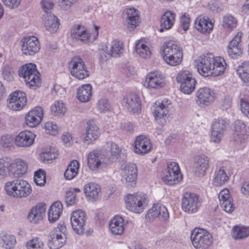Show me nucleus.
Segmentation results:
<instances>
[{
  "label": "nucleus",
  "instance_id": "nucleus-7",
  "mask_svg": "<svg viewBox=\"0 0 249 249\" xmlns=\"http://www.w3.org/2000/svg\"><path fill=\"white\" fill-rule=\"evenodd\" d=\"M66 228L64 223L59 224L49 234L48 246L50 249H59L66 241Z\"/></svg>",
  "mask_w": 249,
  "mask_h": 249
},
{
  "label": "nucleus",
  "instance_id": "nucleus-9",
  "mask_svg": "<svg viewBox=\"0 0 249 249\" xmlns=\"http://www.w3.org/2000/svg\"><path fill=\"white\" fill-rule=\"evenodd\" d=\"M176 80L179 84L180 91L187 94L195 89L196 81L192 73L188 71H182L178 74Z\"/></svg>",
  "mask_w": 249,
  "mask_h": 249
},
{
  "label": "nucleus",
  "instance_id": "nucleus-31",
  "mask_svg": "<svg viewBox=\"0 0 249 249\" xmlns=\"http://www.w3.org/2000/svg\"><path fill=\"white\" fill-rule=\"evenodd\" d=\"M43 20L47 30L52 33L57 31L60 23L59 19L56 16L52 13L45 14L43 15Z\"/></svg>",
  "mask_w": 249,
  "mask_h": 249
},
{
  "label": "nucleus",
  "instance_id": "nucleus-23",
  "mask_svg": "<svg viewBox=\"0 0 249 249\" xmlns=\"http://www.w3.org/2000/svg\"><path fill=\"white\" fill-rule=\"evenodd\" d=\"M123 101L128 111L133 114H138L141 110V101L136 93H131L124 98Z\"/></svg>",
  "mask_w": 249,
  "mask_h": 249
},
{
  "label": "nucleus",
  "instance_id": "nucleus-10",
  "mask_svg": "<svg viewBox=\"0 0 249 249\" xmlns=\"http://www.w3.org/2000/svg\"><path fill=\"white\" fill-rule=\"evenodd\" d=\"M69 67L71 75L78 79H84L89 75L84 61L79 56L76 55L71 59Z\"/></svg>",
  "mask_w": 249,
  "mask_h": 249
},
{
  "label": "nucleus",
  "instance_id": "nucleus-55",
  "mask_svg": "<svg viewBox=\"0 0 249 249\" xmlns=\"http://www.w3.org/2000/svg\"><path fill=\"white\" fill-rule=\"evenodd\" d=\"M57 153L54 151H52L50 149L49 151L47 150L46 151L42 152L40 154V158L43 162H49L56 158Z\"/></svg>",
  "mask_w": 249,
  "mask_h": 249
},
{
  "label": "nucleus",
  "instance_id": "nucleus-22",
  "mask_svg": "<svg viewBox=\"0 0 249 249\" xmlns=\"http://www.w3.org/2000/svg\"><path fill=\"white\" fill-rule=\"evenodd\" d=\"M43 117L42 108L40 107H36L30 111L26 115V124L29 127H35L42 121Z\"/></svg>",
  "mask_w": 249,
  "mask_h": 249
},
{
  "label": "nucleus",
  "instance_id": "nucleus-36",
  "mask_svg": "<svg viewBox=\"0 0 249 249\" xmlns=\"http://www.w3.org/2000/svg\"><path fill=\"white\" fill-rule=\"evenodd\" d=\"M71 35L72 37L76 40L85 42L89 40V35L84 27L80 25L73 26L71 29Z\"/></svg>",
  "mask_w": 249,
  "mask_h": 249
},
{
  "label": "nucleus",
  "instance_id": "nucleus-30",
  "mask_svg": "<svg viewBox=\"0 0 249 249\" xmlns=\"http://www.w3.org/2000/svg\"><path fill=\"white\" fill-rule=\"evenodd\" d=\"M46 205L39 203L33 207L28 216V220L32 223H37L43 219L45 215Z\"/></svg>",
  "mask_w": 249,
  "mask_h": 249
},
{
  "label": "nucleus",
  "instance_id": "nucleus-42",
  "mask_svg": "<svg viewBox=\"0 0 249 249\" xmlns=\"http://www.w3.org/2000/svg\"><path fill=\"white\" fill-rule=\"evenodd\" d=\"M125 13L126 15L125 18L128 24L136 27L140 22L139 11L134 8L126 9Z\"/></svg>",
  "mask_w": 249,
  "mask_h": 249
},
{
  "label": "nucleus",
  "instance_id": "nucleus-15",
  "mask_svg": "<svg viewBox=\"0 0 249 249\" xmlns=\"http://www.w3.org/2000/svg\"><path fill=\"white\" fill-rule=\"evenodd\" d=\"M241 36L242 33H238L228 45L227 53L231 58L237 59L243 53V48L241 43Z\"/></svg>",
  "mask_w": 249,
  "mask_h": 249
},
{
  "label": "nucleus",
  "instance_id": "nucleus-34",
  "mask_svg": "<svg viewBox=\"0 0 249 249\" xmlns=\"http://www.w3.org/2000/svg\"><path fill=\"white\" fill-rule=\"evenodd\" d=\"M236 72L242 80L246 89L249 91V61H244L239 65Z\"/></svg>",
  "mask_w": 249,
  "mask_h": 249
},
{
  "label": "nucleus",
  "instance_id": "nucleus-35",
  "mask_svg": "<svg viewBox=\"0 0 249 249\" xmlns=\"http://www.w3.org/2000/svg\"><path fill=\"white\" fill-rule=\"evenodd\" d=\"M124 220L119 215L115 216L110 221L109 229L114 235H121L124 231Z\"/></svg>",
  "mask_w": 249,
  "mask_h": 249
},
{
  "label": "nucleus",
  "instance_id": "nucleus-53",
  "mask_svg": "<svg viewBox=\"0 0 249 249\" xmlns=\"http://www.w3.org/2000/svg\"><path fill=\"white\" fill-rule=\"evenodd\" d=\"M164 60L171 66H177L179 64L182 59V53L175 55H170L163 57Z\"/></svg>",
  "mask_w": 249,
  "mask_h": 249
},
{
  "label": "nucleus",
  "instance_id": "nucleus-61",
  "mask_svg": "<svg viewBox=\"0 0 249 249\" xmlns=\"http://www.w3.org/2000/svg\"><path fill=\"white\" fill-rule=\"evenodd\" d=\"M44 127L47 132L50 135H54L57 133L58 127L56 124L52 122H47L45 124Z\"/></svg>",
  "mask_w": 249,
  "mask_h": 249
},
{
  "label": "nucleus",
  "instance_id": "nucleus-17",
  "mask_svg": "<svg viewBox=\"0 0 249 249\" xmlns=\"http://www.w3.org/2000/svg\"><path fill=\"white\" fill-rule=\"evenodd\" d=\"M165 84L163 74L159 71L149 72L144 82L143 86L148 89H160Z\"/></svg>",
  "mask_w": 249,
  "mask_h": 249
},
{
  "label": "nucleus",
  "instance_id": "nucleus-21",
  "mask_svg": "<svg viewBox=\"0 0 249 249\" xmlns=\"http://www.w3.org/2000/svg\"><path fill=\"white\" fill-rule=\"evenodd\" d=\"M196 102L198 105L209 106L215 99L214 92L210 88L203 87L200 88L196 92Z\"/></svg>",
  "mask_w": 249,
  "mask_h": 249
},
{
  "label": "nucleus",
  "instance_id": "nucleus-46",
  "mask_svg": "<svg viewBox=\"0 0 249 249\" xmlns=\"http://www.w3.org/2000/svg\"><path fill=\"white\" fill-rule=\"evenodd\" d=\"M249 236V227L234 226L233 228L232 237L235 239H240Z\"/></svg>",
  "mask_w": 249,
  "mask_h": 249
},
{
  "label": "nucleus",
  "instance_id": "nucleus-6",
  "mask_svg": "<svg viewBox=\"0 0 249 249\" xmlns=\"http://www.w3.org/2000/svg\"><path fill=\"white\" fill-rule=\"evenodd\" d=\"M147 196L142 193L128 194L125 197L127 208L135 213H140L143 212L147 204Z\"/></svg>",
  "mask_w": 249,
  "mask_h": 249
},
{
  "label": "nucleus",
  "instance_id": "nucleus-47",
  "mask_svg": "<svg viewBox=\"0 0 249 249\" xmlns=\"http://www.w3.org/2000/svg\"><path fill=\"white\" fill-rule=\"evenodd\" d=\"M135 49L136 53L142 58L148 57L151 54L149 48L142 42L136 44Z\"/></svg>",
  "mask_w": 249,
  "mask_h": 249
},
{
  "label": "nucleus",
  "instance_id": "nucleus-14",
  "mask_svg": "<svg viewBox=\"0 0 249 249\" xmlns=\"http://www.w3.org/2000/svg\"><path fill=\"white\" fill-rule=\"evenodd\" d=\"M87 216L85 212L77 210L73 211L71 216V223L73 231L78 234H82L84 231Z\"/></svg>",
  "mask_w": 249,
  "mask_h": 249
},
{
  "label": "nucleus",
  "instance_id": "nucleus-11",
  "mask_svg": "<svg viewBox=\"0 0 249 249\" xmlns=\"http://www.w3.org/2000/svg\"><path fill=\"white\" fill-rule=\"evenodd\" d=\"M162 179L164 182L169 185L178 183L182 179V175L178 164L175 162L168 164L167 171Z\"/></svg>",
  "mask_w": 249,
  "mask_h": 249
},
{
  "label": "nucleus",
  "instance_id": "nucleus-3",
  "mask_svg": "<svg viewBox=\"0 0 249 249\" xmlns=\"http://www.w3.org/2000/svg\"><path fill=\"white\" fill-rule=\"evenodd\" d=\"M18 72L19 76L24 78L26 85L30 88L35 89L40 86V74L35 64H26L20 68Z\"/></svg>",
  "mask_w": 249,
  "mask_h": 249
},
{
  "label": "nucleus",
  "instance_id": "nucleus-64",
  "mask_svg": "<svg viewBox=\"0 0 249 249\" xmlns=\"http://www.w3.org/2000/svg\"><path fill=\"white\" fill-rule=\"evenodd\" d=\"M4 4L10 9L17 8L20 3L21 0H1Z\"/></svg>",
  "mask_w": 249,
  "mask_h": 249
},
{
  "label": "nucleus",
  "instance_id": "nucleus-38",
  "mask_svg": "<svg viewBox=\"0 0 249 249\" xmlns=\"http://www.w3.org/2000/svg\"><path fill=\"white\" fill-rule=\"evenodd\" d=\"M124 51L123 45L122 42L113 40L110 47L109 53H107V57H102L104 60H107L111 56L118 57L121 56Z\"/></svg>",
  "mask_w": 249,
  "mask_h": 249
},
{
  "label": "nucleus",
  "instance_id": "nucleus-5",
  "mask_svg": "<svg viewBox=\"0 0 249 249\" xmlns=\"http://www.w3.org/2000/svg\"><path fill=\"white\" fill-rule=\"evenodd\" d=\"M191 240L196 249H208L213 241L212 235L207 231L195 228L191 234Z\"/></svg>",
  "mask_w": 249,
  "mask_h": 249
},
{
  "label": "nucleus",
  "instance_id": "nucleus-16",
  "mask_svg": "<svg viewBox=\"0 0 249 249\" xmlns=\"http://www.w3.org/2000/svg\"><path fill=\"white\" fill-rule=\"evenodd\" d=\"M227 123L224 119L218 118L212 124L211 140L215 143H219L224 137L226 130Z\"/></svg>",
  "mask_w": 249,
  "mask_h": 249
},
{
  "label": "nucleus",
  "instance_id": "nucleus-37",
  "mask_svg": "<svg viewBox=\"0 0 249 249\" xmlns=\"http://www.w3.org/2000/svg\"><path fill=\"white\" fill-rule=\"evenodd\" d=\"M62 204L60 201L54 202L50 207L48 212V220L51 223L57 220L62 213Z\"/></svg>",
  "mask_w": 249,
  "mask_h": 249
},
{
  "label": "nucleus",
  "instance_id": "nucleus-59",
  "mask_svg": "<svg viewBox=\"0 0 249 249\" xmlns=\"http://www.w3.org/2000/svg\"><path fill=\"white\" fill-rule=\"evenodd\" d=\"M40 5L45 14L51 13L49 11L53 8L54 5L52 0H41Z\"/></svg>",
  "mask_w": 249,
  "mask_h": 249
},
{
  "label": "nucleus",
  "instance_id": "nucleus-20",
  "mask_svg": "<svg viewBox=\"0 0 249 249\" xmlns=\"http://www.w3.org/2000/svg\"><path fill=\"white\" fill-rule=\"evenodd\" d=\"M234 132L232 141L235 145L244 143L247 138L248 131L245 123L241 120H237L234 124Z\"/></svg>",
  "mask_w": 249,
  "mask_h": 249
},
{
  "label": "nucleus",
  "instance_id": "nucleus-41",
  "mask_svg": "<svg viewBox=\"0 0 249 249\" xmlns=\"http://www.w3.org/2000/svg\"><path fill=\"white\" fill-rule=\"evenodd\" d=\"M84 191L86 196L94 200L98 199L101 194L100 186L94 183H89L86 184Z\"/></svg>",
  "mask_w": 249,
  "mask_h": 249
},
{
  "label": "nucleus",
  "instance_id": "nucleus-12",
  "mask_svg": "<svg viewBox=\"0 0 249 249\" xmlns=\"http://www.w3.org/2000/svg\"><path fill=\"white\" fill-rule=\"evenodd\" d=\"M199 197L194 193H186L182 198V209L188 213L196 212L201 206Z\"/></svg>",
  "mask_w": 249,
  "mask_h": 249
},
{
  "label": "nucleus",
  "instance_id": "nucleus-63",
  "mask_svg": "<svg viewBox=\"0 0 249 249\" xmlns=\"http://www.w3.org/2000/svg\"><path fill=\"white\" fill-rule=\"evenodd\" d=\"M240 108L242 112L249 118V102L243 98L240 99Z\"/></svg>",
  "mask_w": 249,
  "mask_h": 249
},
{
  "label": "nucleus",
  "instance_id": "nucleus-8",
  "mask_svg": "<svg viewBox=\"0 0 249 249\" xmlns=\"http://www.w3.org/2000/svg\"><path fill=\"white\" fill-rule=\"evenodd\" d=\"M156 107H154L152 113L157 124L163 126L166 123V121L169 116V112L172 108V104L171 101L165 99L161 102L158 103Z\"/></svg>",
  "mask_w": 249,
  "mask_h": 249
},
{
  "label": "nucleus",
  "instance_id": "nucleus-44",
  "mask_svg": "<svg viewBox=\"0 0 249 249\" xmlns=\"http://www.w3.org/2000/svg\"><path fill=\"white\" fill-rule=\"evenodd\" d=\"M229 179V177L222 166L215 172L213 184L216 186H221L228 182Z\"/></svg>",
  "mask_w": 249,
  "mask_h": 249
},
{
  "label": "nucleus",
  "instance_id": "nucleus-2",
  "mask_svg": "<svg viewBox=\"0 0 249 249\" xmlns=\"http://www.w3.org/2000/svg\"><path fill=\"white\" fill-rule=\"evenodd\" d=\"M27 169V163L21 159L17 160L15 163L0 161V179L7 176L18 178L25 174Z\"/></svg>",
  "mask_w": 249,
  "mask_h": 249
},
{
  "label": "nucleus",
  "instance_id": "nucleus-28",
  "mask_svg": "<svg viewBox=\"0 0 249 249\" xmlns=\"http://www.w3.org/2000/svg\"><path fill=\"white\" fill-rule=\"evenodd\" d=\"M195 27L202 34L209 33L213 29V23L208 17L201 15L196 18Z\"/></svg>",
  "mask_w": 249,
  "mask_h": 249
},
{
  "label": "nucleus",
  "instance_id": "nucleus-49",
  "mask_svg": "<svg viewBox=\"0 0 249 249\" xmlns=\"http://www.w3.org/2000/svg\"><path fill=\"white\" fill-rule=\"evenodd\" d=\"M26 247L27 249H44V245L40 238L36 237L27 241Z\"/></svg>",
  "mask_w": 249,
  "mask_h": 249
},
{
  "label": "nucleus",
  "instance_id": "nucleus-24",
  "mask_svg": "<svg viewBox=\"0 0 249 249\" xmlns=\"http://www.w3.org/2000/svg\"><path fill=\"white\" fill-rule=\"evenodd\" d=\"M125 176V184L127 187H133L136 184L137 168L135 164H127L124 169Z\"/></svg>",
  "mask_w": 249,
  "mask_h": 249
},
{
  "label": "nucleus",
  "instance_id": "nucleus-13",
  "mask_svg": "<svg viewBox=\"0 0 249 249\" xmlns=\"http://www.w3.org/2000/svg\"><path fill=\"white\" fill-rule=\"evenodd\" d=\"M88 164L89 168L94 170L99 167H104L107 164H109V160L104 154L94 150L88 155Z\"/></svg>",
  "mask_w": 249,
  "mask_h": 249
},
{
  "label": "nucleus",
  "instance_id": "nucleus-33",
  "mask_svg": "<svg viewBox=\"0 0 249 249\" xmlns=\"http://www.w3.org/2000/svg\"><path fill=\"white\" fill-rule=\"evenodd\" d=\"M148 217H159L161 220H166L169 218V213L167 208L160 204H155L148 211Z\"/></svg>",
  "mask_w": 249,
  "mask_h": 249
},
{
  "label": "nucleus",
  "instance_id": "nucleus-57",
  "mask_svg": "<svg viewBox=\"0 0 249 249\" xmlns=\"http://www.w3.org/2000/svg\"><path fill=\"white\" fill-rule=\"evenodd\" d=\"M14 71L12 68L9 65H5L3 68L2 75L4 80L7 81L13 79Z\"/></svg>",
  "mask_w": 249,
  "mask_h": 249
},
{
  "label": "nucleus",
  "instance_id": "nucleus-39",
  "mask_svg": "<svg viewBox=\"0 0 249 249\" xmlns=\"http://www.w3.org/2000/svg\"><path fill=\"white\" fill-rule=\"evenodd\" d=\"M175 20V14L171 11H167L162 16L160 19L161 29L160 32H162L163 29L168 30L173 26Z\"/></svg>",
  "mask_w": 249,
  "mask_h": 249
},
{
  "label": "nucleus",
  "instance_id": "nucleus-56",
  "mask_svg": "<svg viewBox=\"0 0 249 249\" xmlns=\"http://www.w3.org/2000/svg\"><path fill=\"white\" fill-rule=\"evenodd\" d=\"M2 240L4 243L3 247L6 249L13 248L16 244V238L13 235H6L3 237Z\"/></svg>",
  "mask_w": 249,
  "mask_h": 249
},
{
  "label": "nucleus",
  "instance_id": "nucleus-40",
  "mask_svg": "<svg viewBox=\"0 0 249 249\" xmlns=\"http://www.w3.org/2000/svg\"><path fill=\"white\" fill-rule=\"evenodd\" d=\"M77 98L81 102H88L90 99L92 87L89 84L83 85L77 89Z\"/></svg>",
  "mask_w": 249,
  "mask_h": 249
},
{
  "label": "nucleus",
  "instance_id": "nucleus-26",
  "mask_svg": "<svg viewBox=\"0 0 249 249\" xmlns=\"http://www.w3.org/2000/svg\"><path fill=\"white\" fill-rule=\"evenodd\" d=\"M150 140L143 135L136 137L135 141L134 148L136 153L144 154L148 153L152 148Z\"/></svg>",
  "mask_w": 249,
  "mask_h": 249
},
{
  "label": "nucleus",
  "instance_id": "nucleus-25",
  "mask_svg": "<svg viewBox=\"0 0 249 249\" xmlns=\"http://www.w3.org/2000/svg\"><path fill=\"white\" fill-rule=\"evenodd\" d=\"M36 135L30 131L20 132L15 139V144L18 147H29L35 141Z\"/></svg>",
  "mask_w": 249,
  "mask_h": 249
},
{
  "label": "nucleus",
  "instance_id": "nucleus-29",
  "mask_svg": "<svg viewBox=\"0 0 249 249\" xmlns=\"http://www.w3.org/2000/svg\"><path fill=\"white\" fill-rule=\"evenodd\" d=\"M100 135L99 128L95 124L93 120H89L87 123L86 136L84 138V142L86 144L93 143Z\"/></svg>",
  "mask_w": 249,
  "mask_h": 249
},
{
  "label": "nucleus",
  "instance_id": "nucleus-50",
  "mask_svg": "<svg viewBox=\"0 0 249 249\" xmlns=\"http://www.w3.org/2000/svg\"><path fill=\"white\" fill-rule=\"evenodd\" d=\"M110 146L111 157L108 158L109 164L115 162L118 159V156L121 152V150L118 146L114 142H109L107 143Z\"/></svg>",
  "mask_w": 249,
  "mask_h": 249
},
{
  "label": "nucleus",
  "instance_id": "nucleus-1",
  "mask_svg": "<svg viewBox=\"0 0 249 249\" xmlns=\"http://www.w3.org/2000/svg\"><path fill=\"white\" fill-rule=\"evenodd\" d=\"M198 72L205 77L218 76L224 73L226 69L225 60L220 57H213L212 54L200 56L196 61Z\"/></svg>",
  "mask_w": 249,
  "mask_h": 249
},
{
  "label": "nucleus",
  "instance_id": "nucleus-32",
  "mask_svg": "<svg viewBox=\"0 0 249 249\" xmlns=\"http://www.w3.org/2000/svg\"><path fill=\"white\" fill-rule=\"evenodd\" d=\"M218 198L221 206L223 209L228 213L232 212L234 209L232 199L230 196L229 191L227 189L222 190L218 195Z\"/></svg>",
  "mask_w": 249,
  "mask_h": 249
},
{
  "label": "nucleus",
  "instance_id": "nucleus-18",
  "mask_svg": "<svg viewBox=\"0 0 249 249\" xmlns=\"http://www.w3.org/2000/svg\"><path fill=\"white\" fill-rule=\"evenodd\" d=\"M22 53L26 55H32L37 53L40 48L38 39L35 36L24 37L22 40Z\"/></svg>",
  "mask_w": 249,
  "mask_h": 249
},
{
  "label": "nucleus",
  "instance_id": "nucleus-43",
  "mask_svg": "<svg viewBox=\"0 0 249 249\" xmlns=\"http://www.w3.org/2000/svg\"><path fill=\"white\" fill-rule=\"evenodd\" d=\"M163 48L162 57L182 53L180 47L171 41L165 43Z\"/></svg>",
  "mask_w": 249,
  "mask_h": 249
},
{
  "label": "nucleus",
  "instance_id": "nucleus-60",
  "mask_svg": "<svg viewBox=\"0 0 249 249\" xmlns=\"http://www.w3.org/2000/svg\"><path fill=\"white\" fill-rule=\"evenodd\" d=\"M190 18L189 14L184 13L180 18V25L184 31H186L189 27L190 23Z\"/></svg>",
  "mask_w": 249,
  "mask_h": 249
},
{
  "label": "nucleus",
  "instance_id": "nucleus-51",
  "mask_svg": "<svg viewBox=\"0 0 249 249\" xmlns=\"http://www.w3.org/2000/svg\"><path fill=\"white\" fill-rule=\"evenodd\" d=\"M34 182L39 186H43L46 182V173L42 170L39 169L35 172Z\"/></svg>",
  "mask_w": 249,
  "mask_h": 249
},
{
  "label": "nucleus",
  "instance_id": "nucleus-45",
  "mask_svg": "<svg viewBox=\"0 0 249 249\" xmlns=\"http://www.w3.org/2000/svg\"><path fill=\"white\" fill-rule=\"evenodd\" d=\"M79 168V164L77 160H72L68 164L64 173V177L66 179L71 180L77 174Z\"/></svg>",
  "mask_w": 249,
  "mask_h": 249
},
{
  "label": "nucleus",
  "instance_id": "nucleus-4",
  "mask_svg": "<svg viewBox=\"0 0 249 249\" xmlns=\"http://www.w3.org/2000/svg\"><path fill=\"white\" fill-rule=\"evenodd\" d=\"M5 190L7 195L16 198L26 197L32 192L30 185L26 181L19 179L7 182Z\"/></svg>",
  "mask_w": 249,
  "mask_h": 249
},
{
  "label": "nucleus",
  "instance_id": "nucleus-62",
  "mask_svg": "<svg viewBox=\"0 0 249 249\" xmlns=\"http://www.w3.org/2000/svg\"><path fill=\"white\" fill-rule=\"evenodd\" d=\"M59 4V6L63 10H68L73 4H74L77 0H56Z\"/></svg>",
  "mask_w": 249,
  "mask_h": 249
},
{
  "label": "nucleus",
  "instance_id": "nucleus-48",
  "mask_svg": "<svg viewBox=\"0 0 249 249\" xmlns=\"http://www.w3.org/2000/svg\"><path fill=\"white\" fill-rule=\"evenodd\" d=\"M66 110L64 103L60 101H55L51 107V113L54 116L64 115Z\"/></svg>",
  "mask_w": 249,
  "mask_h": 249
},
{
  "label": "nucleus",
  "instance_id": "nucleus-19",
  "mask_svg": "<svg viewBox=\"0 0 249 249\" xmlns=\"http://www.w3.org/2000/svg\"><path fill=\"white\" fill-rule=\"evenodd\" d=\"M7 107L13 110H19L23 108L27 102L25 93L16 91L10 94Z\"/></svg>",
  "mask_w": 249,
  "mask_h": 249
},
{
  "label": "nucleus",
  "instance_id": "nucleus-54",
  "mask_svg": "<svg viewBox=\"0 0 249 249\" xmlns=\"http://www.w3.org/2000/svg\"><path fill=\"white\" fill-rule=\"evenodd\" d=\"M97 108L101 113H105L110 111L111 106L107 99L102 98L98 101Z\"/></svg>",
  "mask_w": 249,
  "mask_h": 249
},
{
  "label": "nucleus",
  "instance_id": "nucleus-27",
  "mask_svg": "<svg viewBox=\"0 0 249 249\" xmlns=\"http://www.w3.org/2000/svg\"><path fill=\"white\" fill-rule=\"evenodd\" d=\"M209 158L204 155L198 156L194 164L196 175L198 177L204 176L209 168Z\"/></svg>",
  "mask_w": 249,
  "mask_h": 249
},
{
  "label": "nucleus",
  "instance_id": "nucleus-52",
  "mask_svg": "<svg viewBox=\"0 0 249 249\" xmlns=\"http://www.w3.org/2000/svg\"><path fill=\"white\" fill-rule=\"evenodd\" d=\"M237 24V20L233 16L227 15L223 17V26L225 28L229 30H232L236 27Z\"/></svg>",
  "mask_w": 249,
  "mask_h": 249
},
{
  "label": "nucleus",
  "instance_id": "nucleus-58",
  "mask_svg": "<svg viewBox=\"0 0 249 249\" xmlns=\"http://www.w3.org/2000/svg\"><path fill=\"white\" fill-rule=\"evenodd\" d=\"M76 195L73 192L68 191L65 196V202L67 206H71L75 204Z\"/></svg>",
  "mask_w": 249,
  "mask_h": 249
}]
</instances>
